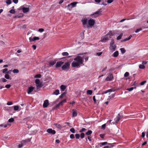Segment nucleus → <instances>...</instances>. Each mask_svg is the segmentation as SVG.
<instances>
[{
  "mask_svg": "<svg viewBox=\"0 0 148 148\" xmlns=\"http://www.w3.org/2000/svg\"><path fill=\"white\" fill-rule=\"evenodd\" d=\"M74 61L71 63L73 67H79L81 65H84L83 58L79 56H77L74 59Z\"/></svg>",
  "mask_w": 148,
  "mask_h": 148,
  "instance_id": "f257e3e1",
  "label": "nucleus"
},
{
  "mask_svg": "<svg viewBox=\"0 0 148 148\" xmlns=\"http://www.w3.org/2000/svg\"><path fill=\"white\" fill-rule=\"evenodd\" d=\"M101 9H100L99 11H96L94 14H91V16L92 18H96L97 17L101 14Z\"/></svg>",
  "mask_w": 148,
  "mask_h": 148,
  "instance_id": "f03ea898",
  "label": "nucleus"
},
{
  "mask_svg": "<svg viewBox=\"0 0 148 148\" xmlns=\"http://www.w3.org/2000/svg\"><path fill=\"white\" fill-rule=\"evenodd\" d=\"M35 83L36 84V89L38 90H40V88L42 86V82H40L38 79H37L35 80Z\"/></svg>",
  "mask_w": 148,
  "mask_h": 148,
  "instance_id": "7ed1b4c3",
  "label": "nucleus"
},
{
  "mask_svg": "<svg viewBox=\"0 0 148 148\" xmlns=\"http://www.w3.org/2000/svg\"><path fill=\"white\" fill-rule=\"evenodd\" d=\"M70 63L69 62L65 63V64L62 66V70H65L66 69L69 68Z\"/></svg>",
  "mask_w": 148,
  "mask_h": 148,
  "instance_id": "20e7f679",
  "label": "nucleus"
},
{
  "mask_svg": "<svg viewBox=\"0 0 148 148\" xmlns=\"http://www.w3.org/2000/svg\"><path fill=\"white\" fill-rule=\"evenodd\" d=\"M78 3L77 2H74L72 3H71L68 4L67 6L68 7L71 8H72L74 7Z\"/></svg>",
  "mask_w": 148,
  "mask_h": 148,
  "instance_id": "39448f33",
  "label": "nucleus"
},
{
  "mask_svg": "<svg viewBox=\"0 0 148 148\" xmlns=\"http://www.w3.org/2000/svg\"><path fill=\"white\" fill-rule=\"evenodd\" d=\"M95 23V21L92 19H90L88 20V23L89 25L90 26H93L94 25Z\"/></svg>",
  "mask_w": 148,
  "mask_h": 148,
  "instance_id": "423d86ee",
  "label": "nucleus"
},
{
  "mask_svg": "<svg viewBox=\"0 0 148 148\" xmlns=\"http://www.w3.org/2000/svg\"><path fill=\"white\" fill-rule=\"evenodd\" d=\"M47 132L50 134H54L56 133V131L54 130H53L51 128H49L47 130Z\"/></svg>",
  "mask_w": 148,
  "mask_h": 148,
  "instance_id": "0eeeda50",
  "label": "nucleus"
},
{
  "mask_svg": "<svg viewBox=\"0 0 148 148\" xmlns=\"http://www.w3.org/2000/svg\"><path fill=\"white\" fill-rule=\"evenodd\" d=\"M113 78V76L112 74H110L109 75L106 79V80L107 81H110Z\"/></svg>",
  "mask_w": 148,
  "mask_h": 148,
  "instance_id": "6e6552de",
  "label": "nucleus"
},
{
  "mask_svg": "<svg viewBox=\"0 0 148 148\" xmlns=\"http://www.w3.org/2000/svg\"><path fill=\"white\" fill-rule=\"evenodd\" d=\"M20 8L22 10L23 12L24 13L28 12L29 10V8H25L21 6L20 7Z\"/></svg>",
  "mask_w": 148,
  "mask_h": 148,
  "instance_id": "1a4fd4ad",
  "label": "nucleus"
},
{
  "mask_svg": "<svg viewBox=\"0 0 148 148\" xmlns=\"http://www.w3.org/2000/svg\"><path fill=\"white\" fill-rule=\"evenodd\" d=\"M30 42H33L36 40H38L39 38L38 37H34L33 38L30 37L29 38Z\"/></svg>",
  "mask_w": 148,
  "mask_h": 148,
  "instance_id": "9d476101",
  "label": "nucleus"
},
{
  "mask_svg": "<svg viewBox=\"0 0 148 148\" xmlns=\"http://www.w3.org/2000/svg\"><path fill=\"white\" fill-rule=\"evenodd\" d=\"M66 99H64L62 101H61L59 103H58L57 105L56 106V108L59 107L61 105H63V103H66Z\"/></svg>",
  "mask_w": 148,
  "mask_h": 148,
  "instance_id": "9b49d317",
  "label": "nucleus"
},
{
  "mask_svg": "<svg viewBox=\"0 0 148 148\" xmlns=\"http://www.w3.org/2000/svg\"><path fill=\"white\" fill-rule=\"evenodd\" d=\"M49 105V101L48 100H46L44 101L43 106L44 108H47Z\"/></svg>",
  "mask_w": 148,
  "mask_h": 148,
  "instance_id": "f8f14e48",
  "label": "nucleus"
},
{
  "mask_svg": "<svg viewBox=\"0 0 148 148\" xmlns=\"http://www.w3.org/2000/svg\"><path fill=\"white\" fill-rule=\"evenodd\" d=\"M108 36L106 35L105 37L102 38L100 41L103 42H105L106 41L109 40V38L107 37Z\"/></svg>",
  "mask_w": 148,
  "mask_h": 148,
  "instance_id": "ddd939ff",
  "label": "nucleus"
},
{
  "mask_svg": "<svg viewBox=\"0 0 148 148\" xmlns=\"http://www.w3.org/2000/svg\"><path fill=\"white\" fill-rule=\"evenodd\" d=\"M34 87L33 86H31L29 87L27 90V92L28 94H30L34 90Z\"/></svg>",
  "mask_w": 148,
  "mask_h": 148,
  "instance_id": "4468645a",
  "label": "nucleus"
},
{
  "mask_svg": "<svg viewBox=\"0 0 148 148\" xmlns=\"http://www.w3.org/2000/svg\"><path fill=\"white\" fill-rule=\"evenodd\" d=\"M63 63L64 62L62 61L57 62L56 64V67L58 68L61 66Z\"/></svg>",
  "mask_w": 148,
  "mask_h": 148,
  "instance_id": "2eb2a0df",
  "label": "nucleus"
},
{
  "mask_svg": "<svg viewBox=\"0 0 148 148\" xmlns=\"http://www.w3.org/2000/svg\"><path fill=\"white\" fill-rule=\"evenodd\" d=\"M116 48V46L115 45H110V48L113 51L115 50Z\"/></svg>",
  "mask_w": 148,
  "mask_h": 148,
  "instance_id": "dca6fc26",
  "label": "nucleus"
},
{
  "mask_svg": "<svg viewBox=\"0 0 148 148\" xmlns=\"http://www.w3.org/2000/svg\"><path fill=\"white\" fill-rule=\"evenodd\" d=\"M82 22L83 25H86L87 23V19L86 18H83L82 20Z\"/></svg>",
  "mask_w": 148,
  "mask_h": 148,
  "instance_id": "f3484780",
  "label": "nucleus"
},
{
  "mask_svg": "<svg viewBox=\"0 0 148 148\" xmlns=\"http://www.w3.org/2000/svg\"><path fill=\"white\" fill-rule=\"evenodd\" d=\"M120 117L121 116L119 114L118 116L114 120L115 123H117L120 120Z\"/></svg>",
  "mask_w": 148,
  "mask_h": 148,
  "instance_id": "a211bd4d",
  "label": "nucleus"
},
{
  "mask_svg": "<svg viewBox=\"0 0 148 148\" xmlns=\"http://www.w3.org/2000/svg\"><path fill=\"white\" fill-rule=\"evenodd\" d=\"M118 90V88H112L108 90V92H114L116 90Z\"/></svg>",
  "mask_w": 148,
  "mask_h": 148,
  "instance_id": "6ab92c4d",
  "label": "nucleus"
},
{
  "mask_svg": "<svg viewBox=\"0 0 148 148\" xmlns=\"http://www.w3.org/2000/svg\"><path fill=\"white\" fill-rule=\"evenodd\" d=\"M60 88L62 91H64L66 89V86L63 85H61Z\"/></svg>",
  "mask_w": 148,
  "mask_h": 148,
  "instance_id": "aec40b11",
  "label": "nucleus"
},
{
  "mask_svg": "<svg viewBox=\"0 0 148 148\" xmlns=\"http://www.w3.org/2000/svg\"><path fill=\"white\" fill-rule=\"evenodd\" d=\"M118 55H119L118 51H116L112 54V56L114 57H116L118 56Z\"/></svg>",
  "mask_w": 148,
  "mask_h": 148,
  "instance_id": "412c9836",
  "label": "nucleus"
},
{
  "mask_svg": "<svg viewBox=\"0 0 148 148\" xmlns=\"http://www.w3.org/2000/svg\"><path fill=\"white\" fill-rule=\"evenodd\" d=\"M56 60L50 61L49 62V65L50 66L53 65L56 63Z\"/></svg>",
  "mask_w": 148,
  "mask_h": 148,
  "instance_id": "4be33fe9",
  "label": "nucleus"
},
{
  "mask_svg": "<svg viewBox=\"0 0 148 148\" xmlns=\"http://www.w3.org/2000/svg\"><path fill=\"white\" fill-rule=\"evenodd\" d=\"M113 34L111 31H109L106 35L107 36H109V38H111V36H113Z\"/></svg>",
  "mask_w": 148,
  "mask_h": 148,
  "instance_id": "5701e85b",
  "label": "nucleus"
},
{
  "mask_svg": "<svg viewBox=\"0 0 148 148\" xmlns=\"http://www.w3.org/2000/svg\"><path fill=\"white\" fill-rule=\"evenodd\" d=\"M73 110V112L72 114L73 117L77 116V111L76 110Z\"/></svg>",
  "mask_w": 148,
  "mask_h": 148,
  "instance_id": "b1692460",
  "label": "nucleus"
},
{
  "mask_svg": "<svg viewBox=\"0 0 148 148\" xmlns=\"http://www.w3.org/2000/svg\"><path fill=\"white\" fill-rule=\"evenodd\" d=\"M132 37V36L131 35H130V36L127 38H125L123 40H122V42H125L127 41L128 40H130Z\"/></svg>",
  "mask_w": 148,
  "mask_h": 148,
  "instance_id": "393cba45",
  "label": "nucleus"
},
{
  "mask_svg": "<svg viewBox=\"0 0 148 148\" xmlns=\"http://www.w3.org/2000/svg\"><path fill=\"white\" fill-rule=\"evenodd\" d=\"M92 132L91 130H89L85 134L87 136L90 135L92 134Z\"/></svg>",
  "mask_w": 148,
  "mask_h": 148,
  "instance_id": "a878e982",
  "label": "nucleus"
},
{
  "mask_svg": "<svg viewBox=\"0 0 148 148\" xmlns=\"http://www.w3.org/2000/svg\"><path fill=\"white\" fill-rule=\"evenodd\" d=\"M59 90L58 89H57L53 92V94L56 95H58L59 93Z\"/></svg>",
  "mask_w": 148,
  "mask_h": 148,
  "instance_id": "bb28decb",
  "label": "nucleus"
},
{
  "mask_svg": "<svg viewBox=\"0 0 148 148\" xmlns=\"http://www.w3.org/2000/svg\"><path fill=\"white\" fill-rule=\"evenodd\" d=\"M55 125L58 128L61 129L62 128V126L60 124L56 123L55 124Z\"/></svg>",
  "mask_w": 148,
  "mask_h": 148,
  "instance_id": "cd10ccee",
  "label": "nucleus"
},
{
  "mask_svg": "<svg viewBox=\"0 0 148 148\" xmlns=\"http://www.w3.org/2000/svg\"><path fill=\"white\" fill-rule=\"evenodd\" d=\"M92 93V91L91 90H88L87 91V94L89 95H91Z\"/></svg>",
  "mask_w": 148,
  "mask_h": 148,
  "instance_id": "c85d7f7f",
  "label": "nucleus"
},
{
  "mask_svg": "<svg viewBox=\"0 0 148 148\" xmlns=\"http://www.w3.org/2000/svg\"><path fill=\"white\" fill-rule=\"evenodd\" d=\"M145 66L143 64H140L139 66V67L140 69H143L145 68Z\"/></svg>",
  "mask_w": 148,
  "mask_h": 148,
  "instance_id": "c756f323",
  "label": "nucleus"
},
{
  "mask_svg": "<svg viewBox=\"0 0 148 148\" xmlns=\"http://www.w3.org/2000/svg\"><path fill=\"white\" fill-rule=\"evenodd\" d=\"M121 53L123 54L125 53V50L124 48H121L120 49Z\"/></svg>",
  "mask_w": 148,
  "mask_h": 148,
  "instance_id": "7c9ffc66",
  "label": "nucleus"
},
{
  "mask_svg": "<svg viewBox=\"0 0 148 148\" xmlns=\"http://www.w3.org/2000/svg\"><path fill=\"white\" fill-rule=\"evenodd\" d=\"M69 54V53L67 52H62V55L64 56H68Z\"/></svg>",
  "mask_w": 148,
  "mask_h": 148,
  "instance_id": "2f4dec72",
  "label": "nucleus"
},
{
  "mask_svg": "<svg viewBox=\"0 0 148 148\" xmlns=\"http://www.w3.org/2000/svg\"><path fill=\"white\" fill-rule=\"evenodd\" d=\"M122 35H123V34H121L119 36H118L117 37V38H116V39L117 40H119L121 39V37L122 36Z\"/></svg>",
  "mask_w": 148,
  "mask_h": 148,
  "instance_id": "473e14b6",
  "label": "nucleus"
},
{
  "mask_svg": "<svg viewBox=\"0 0 148 148\" xmlns=\"http://www.w3.org/2000/svg\"><path fill=\"white\" fill-rule=\"evenodd\" d=\"M7 79H9L10 78L9 75L8 74H5L4 76Z\"/></svg>",
  "mask_w": 148,
  "mask_h": 148,
  "instance_id": "72a5a7b5",
  "label": "nucleus"
},
{
  "mask_svg": "<svg viewBox=\"0 0 148 148\" xmlns=\"http://www.w3.org/2000/svg\"><path fill=\"white\" fill-rule=\"evenodd\" d=\"M114 143H109V144H108V145H110V146H108V147H108V148H112L114 146Z\"/></svg>",
  "mask_w": 148,
  "mask_h": 148,
  "instance_id": "f704fd0d",
  "label": "nucleus"
},
{
  "mask_svg": "<svg viewBox=\"0 0 148 148\" xmlns=\"http://www.w3.org/2000/svg\"><path fill=\"white\" fill-rule=\"evenodd\" d=\"M86 130V129L84 128H82L81 130L79 131V132H80L82 133L83 132H85Z\"/></svg>",
  "mask_w": 148,
  "mask_h": 148,
  "instance_id": "c9c22d12",
  "label": "nucleus"
},
{
  "mask_svg": "<svg viewBox=\"0 0 148 148\" xmlns=\"http://www.w3.org/2000/svg\"><path fill=\"white\" fill-rule=\"evenodd\" d=\"M9 12L12 14H14L15 13V10L11 9L9 11Z\"/></svg>",
  "mask_w": 148,
  "mask_h": 148,
  "instance_id": "e433bc0d",
  "label": "nucleus"
},
{
  "mask_svg": "<svg viewBox=\"0 0 148 148\" xmlns=\"http://www.w3.org/2000/svg\"><path fill=\"white\" fill-rule=\"evenodd\" d=\"M13 72L15 73H18L19 72V70L17 69H14L13 70Z\"/></svg>",
  "mask_w": 148,
  "mask_h": 148,
  "instance_id": "4c0bfd02",
  "label": "nucleus"
},
{
  "mask_svg": "<svg viewBox=\"0 0 148 148\" xmlns=\"http://www.w3.org/2000/svg\"><path fill=\"white\" fill-rule=\"evenodd\" d=\"M8 71V69L7 68H5L3 70V73H6Z\"/></svg>",
  "mask_w": 148,
  "mask_h": 148,
  "instance_id": "58836bf2",
  "label": "nucleus"
},
{
  "mask_svg": "<svg viewBox=\"0 0 148 148\" xmlns=\"http://www.w3.org/2000/svg\"><path fill=\"white\" fill-rule=\"evenodd\" d=\"M41 75L40 74H37L35 75L34 77L36 78H40L41 77Z\"/></svg>",
  "mask_w": 148,
  "mask_h": 148,
  "instance_id": "ea45409f",
  "label": "nucleus"
},
{
  "mask_svg": "<svg viewBox=\"0 0 148 148\" xmlns=\"http://www.w3.org/2000/svg\"><path fill=\"white\" fill-rule=\"evenodd\" d=\"M14 110L15 111H17L18 110L19 108V107L18 106H14Z\"/></svg>",
  "mask_w": 148,
  "mask_h": 148,
  "instance_id": "a19ab883",
  "label": "nucleus"
},
{
  "mask_svg": "<svg viewBox=\"0 0 148 148\" xmlns=\"http://www.w3.org/2000/svg\"><path fill=\"white\" fill-rule=\"evenodd\" d=\"M85 136V134L83 133H82L80 134V137L82 139Z\"/></svg>",
  "mask_w": 148,
  "mask_h": 148,
  "instance_id": "79ce46f5",
  "label": "nucleus"
},
{
  "mask_svg": "<svg viewBox=\"0 0 148 148\" xmlns=\"http://www.w3.org/2000/svg\"><path fill=\"white\" fill-rule=\"evenodd\" d=\"M66 94V93L65 92H64L63 93H62L61 95L59 96V98H62L64 95Z\"/></svg>",
  "mask_w": 148,
  "mask_h": 148,
  "instance_id": "37998d69",
  "label": "nucleus"
},
{
  "mask_svg": "<svg viewBox=\"0 0 148 148\" xmlns=\"http://www.w3.org/2000/svg\"><path fill=\"white\" fill-rule=\"evenodd\" d=\"M6 3L8 5H10L12 3V1H11V0H8L6 1Z\"/></svg>",
  "mask_w": 148,
  "mask_h": 148,
  "instance_id": "c03bdc74",
  "label": "nucleus"
},
{
  "mask_svg": "<svg viewBox=\"0 0 148 148\" xmlns=\"http://www.w3.org/2000/svg\"><path fill=\"white\" fill-rule=\"evenodd\" d=\"M14 121V119L13 118H11L8 120V121L9 122H12Z\"/></svg>",
  "mask_w": 148,
  "mask_h": 148,
  "instance_id": "a18cd8bd",
  "label": "nucleus"
},
{
  "mask_svg": "<svg viewBox=\"0 0 148 148\" xmlns=\"http://www.w3.org/2000/svg\"><path fill=\"white\" fill-rule=\"evenodd\" d=\"M70 131L73 133H75V130L74 128H72L70 129Z\"/></svg>",
  "mask_w": 148,
  "mask_h": 148,
  "instance_id": "49530a36",
  "label": "nucleus"
},
{
  "mask_svg": "<svg viewBox=\"0 0 148 148\" xmlns=\"http://www.w3.org/2000/svg\"><path fill=\"white\" fill-rule=\"evenodd\" d=\"M134 87H132L130 88H127V90L129 91H130L132 90H133V89H134Z\"/></svg>",
  "mask_w": 148,
  "mask_h": 148,
  "instance_id": "de8ad7c7",
  "label": "nucleus"
},
{
  "mask_svg": "<svg viewBox=\"0 0 148 148\" xmlns=\"http://www.w3.org/2000/svg\"><path fill=\"white\" fill-rule=\"evenodd\" d=\"M108 144L109 143H108L107 142H104L103 143H100V144H101L102 145H104Z\"/></svg>",
  "mask_w": 148,
  "mask_h": 148,
  "instance_id": "09e8293b",
  "label": "nucleus"
},
{
  "mask_svg": "<svg viewBox=\"0 0 148 148\" xmlns=\"http://www.w3.org/2000/svg\"><path fill=\"white\" fill-rule=\"evenodd\" d=\"M142 30V28H139V29H136V31H135V32L136 33H138V32L139 31H141Z\"/></svg>",
  "mask_w": 148,
  "mask_h": 148,
  "instance_id": "8fccbe9b",
  "label": "nucleus"
},
{
  "mask_svg": "<svg viewBox=\"0 0 148 148\" xmlns=\"http://www.w3.org/2000/svg\"><path fill=\"white\" fill-rule=\"evenodd\" d=\"M70 138H71L73 139L75 138V136L73 134H71L70 135Z\"/></svg>",
  "mask_w": 148,
  "mask_h": 148,
  "instance_id": "3c124183",
  "label": "nucleus"
},
{
  "mask_svg": "<svg viewBox=\"0 0 148 148\" xmlns=\"http://www.w3.org/2000/svg\"><path fill=\"white\" fill-rule=\"evenodd\" d=\"M129 75V73L128 72H126L124 75L125 77H127Z\"/></svg>",
  "mask_w": 148,
  "mask_h": 148,
  "instance_id": "603ef678",
  "label": "nucleus"
},
{
  "mask_svg": "<svg viewBox=\"0 0 148 148\" xmlns=\"http://www.w3.org/2000/svg\"><path fill=\"white\" fill-rule=\"evenodd\" d=\"M75 136L76 139H79L80 137V135L79 134H75Z\"/></svg>",
  "mask_w": 148,
  "mask_h": 148,
  "instance_id": "864d4df0",
  "label": "nucleus"
},
{
  "mask_svg": "<svg viewBox=\"0 0 148 148\" xmlns=\"http://www.w3.org/2000/svg\"><path fill=\"white\" fill-rule=\"evenodd\" d=\"M146 81H143V82H141L140 83V85H143L144 84L146 83Z\"/></svg>",
  "mask_w": 148,
  "mask_h": 148,
  "instance_id": "5fc2aeb1",
  "label": "nucleus"
},
{
  "mask_svg": "<svg viewBox=\"0 0 148 148\" xmlns=\"http://www.w3.org/2000/svg\"><path fill=\"white\" fill-rule=\"evenodd\" d=\"M11 86V85H10L8 84L6 85L5 86V88H10Z\"/></svg>",
  "mask_w": 148,
  "mask_h": 148,
  "instance_id": "6e6d98bb",
  "label": "nucleus"
},
{
  "mask_svg": "<svg viewBox=\"0 0 148 148\" xmlns=\"http://www.w3.org/2000/svg\"><path fill=\"white\" fill-rule=\"evenodd\" d=\"M147 61H143L142 62V64L143 65H145L147 63Z\"/></svg>",
  "mask_w": 148,
  "mask_h": 148,
  "instance_id": "4d7b16f0",
  "label": "nucleus"
},
{
  "mask_svg": "<svg viewBox=\"0 0 148 148\" xmlns=\"http://www.w3.org/2000/svg\"><path fill=\"white\" fill-rule=\"evenodd\" d=\"M23 146V143H22L21 144H19L18 145V148H21Z\"/></svg>",
  "mask_w": 148,
  "mask_h": 148,
  "instance_id": "13d9d810",
  "label": "nucleus"
},
{
  "mask_svg": "<svg viewBox=\"0 0 148 148\" xmlns=\"http://www.w3.org/2000/svg\"><path fill=\"white\" fill-rule=\"evenodd\" d=\"M12 104V102L11 101H8L7 103V105H11Z\"/></svg>",
  "mask_w": 148,
  "mask_h": 148,
  "instance_id": "bf43d9fd",
  "label": "nucleus"
},
{
  "mask_svg": "<svg viewBox=\"0 0 148 148\" xmlns=\"http://www.w3.org/2000/svg\"><path fill=\"white\" fill-rule=\"evenodd\" d=\"M106 127V125L105 124L103 125H102L101 128L102 129H105Z\"/></svg>",
  "mask_w": 148,
  "mask_h": 148,
  "instance_id": "052dcab7",
  "label": "nucleus"
},
{
  "mask_svg": "<svg viewBox=\"0 0 148 148\" xmlns=\"http://www.w3.org/2000/svg\"><path fill=\"white\" fill-rule=\"evenodd\" d=\"M114 40H112L111 41V42L110 43V45H114Z\"/></svg>",
  "mask_w": 148,
  "mask_h": 148,
  "instance_id": "680f3d73",
  "label": "nucleus"
},
{
  "mask_svg": "<svg viewBox=\"0 0 148 148\" xmlns=\"http://www.w3.org/2000/svg\"><path fill=\"white\" fill-rule=\"evenodd\" d=\"M1 79L3 82H5L7 81V80L4 78H2Z\"/></svg>",
  "mask_w": 148,
  "mask_h": 148,
  "instance_id": "e2e57ef3",
  "label": "nucleus"
},
{
  "mask_svg": "<svg viewBox=\"0 0 148 148\" xmlns=\"http://www.w3.org/2000/svg\"><path fill=\"white\" fill-rule=\"evenodd\" d=\"M113 1V0H108L107 1V2L109 3H110Z\"/></svg>",
  "mask_w": 148,
  "mask_h": 148,
  "instance_id": "0e129e2a",
  "label": "nucleus"
},
{
  "mask_svg": "<svg viewBox=\"0 0 148 148\" xmlns=\"http://www.w3.org/2000/svg\"><path fill=\"white\" fill-rule=\"evenodd\" d=\"M87 138L90 141H91L92 140L91 137L90 136H88L87 137Z\"/></svg>",
  "mask_w": 148,
  "mask_h": 148,
  "instance_id": "69168bd1",
  "label": "nucleus"
},
{
  "mask_svg": "<svg viewBox=\"0 0 148 148\" xmlns=\"http://www.w3.org/2000/svg\"><path fill=\"white\" fill-rule=\"evenodd\" d=\"M102 52H98L96 54L98 56H100L102 54Z\"/></svg>",
  "mask_w": 148,
  "mask_h": 148,
  "instance_id": "338daca9",
  "label": "nucleus"
},
{
  "mask_svg": "<svg viewBox=\"0 0 148 148\" xmlns=\"http://www.w3.org/2000/svg\"><path fill=\"white\" fill-rule=\"evenodd\" d=\"M44 29L42 28L39 29L38 30V31L40 32H42L44 31Z\"/></svg>",
  "mask_w": 148,
  "mask_h": 148,
  "instance_id": "774afa93",
  "label": "nucleus"
}]
</instances>
